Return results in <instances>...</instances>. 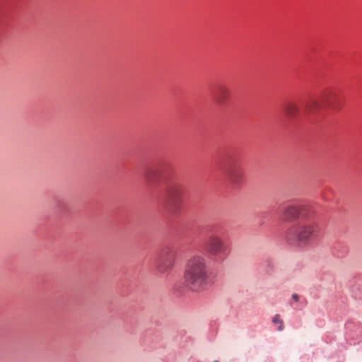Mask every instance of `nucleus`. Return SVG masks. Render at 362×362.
Listing matches in <instances>:
<instances>
[{
	"mask_svg": "<svg viewBox=\"0 0 362 362\" xmlns=\"http://www.w3.org/2000/svg\"><path fill=\"white\" fill-rule=\"evenodd\" d=\"M184 278L191 291L200 292L204 290L209 284L210 278L206 259L199 255L192 256L186 264Z\"/></svg>",
	"mask_w": 362,
	"mask_h": 362,
	"instance_id": "f257e3e1",
	"label": "nucleus"
},
{
	"mask_svg": "<svg viewBox=\"0 0 362 362\" xmlns=\"http://www.w3.org/2000/svg\"><path fill=\"white\" fill-rule=\"evenodd\" d=\"M316 214L315 205L310 202L287 204L281 212L283 219L291 223L298 221L309 223L315 218Z\"/></svg>",
	"mask_w": 362,
	"mask_h": 362,
	"instance_id": "f03ea898",
	"label": "nucleus"
},
{
	"mask_svg": "<svg viewBox=\"0 0 362 362\" xmlns=\"http://www.w3.org/2000/svg\"><path fill=\"white\" fill-rule=\"evenodd\" d=\"M184 193V187L179 182L173 181L166 185L165 189V206L170 217H177L182 211Z\"/></svg>",
	"mask_w": 362,
	"mask_h": 362,
	"instance_id": "7ed1b4c3",
	"label": "nucleus"
},
{
	"mask_svg": "<svg viewBox=\"0 0 362 362\" xmlns=\"http://www.w3.org/2000/svg\"><path fill=\"white\" fill-rule=\"evenodd\" d=\"M321 102L314 98H310L305 104L304 107L309 113H315L321 109L323 104L327 107L338 111L342 107L339 94L331 88H325L320 95Z\"/></svg>",
	"mask_w": 362,
	"mask_h": 362,
	"instance_id": "20e7f679",
	"label": "nucleus"
},
{
	"mask_svg": "<svg viewBox=\"0 0 362 362\" xmlns=\"http://www.w3.org/2000/svg\"><path fill=\"white\" fill-rule=\"evenodd\" d=\"M317 235L314 228H288L286 240L291 246L302 247L314 240Z\"/></svg>",
	"mask_w": 362,
	"mask_h": 362,
	"instance_id": "39448f33",
	"label": "nucleus"
},
{
	"mask_svg": "<svg viewBox=\"0 0 362 362\" xmlns=\"http://www.w3.org/2000/svg\"><path fill=\"white\" fill-rule=\"evenodd\" d=\"M206 252L212 259L216 262H223L230 253L228 243L218 235H212L206 241Z\"/></svg>",
	"mask_w": 362,
	"mask_h": 362,
	"instance_id": "423d86ee",
	"label": "nucleus"
},
{
	"mask_svg": "<svg viewBox=\"0 0 362 362\" xmlns=\"http://www.w3.org/2000/svg\"><path fill=\"white\" fill-rule=\"evenodd\" d=\"M175 257V252L172 247L163 248L154 261L156 272L160 274H168L173 267Z\"/></svg>",
	"mask_w": 362,
	"mask_h": 362,
	"instance_id": "0eeeda50",
	"label": "nucleus"
},
{
	"mask_svg": "<svg viewBox=\"0 0 362 362\" xmlns=\"http://www.w3.org/2000/svg\"><path fill=\"white\" fill-rule=\"evenodd\" d=\"M164 169L162 166L155 165L147 168L144 172V180L150 186L158 185L162 180Z\"/></svg>",
	"mask_w": 362,
	"mask_h": 362,
	"instance_id": "6e6552de",
	"label": "nucleus"
},
{
	"mask_svg": "<svg viewBox=\"0 0 362 362\" xmlns=\"http://www.w3.org/2000/svg\"><path fill=\"white\" fill-rule=\"evenodd\" d=\"M226 175L232 184L236 185L242 181L243 170L239 165H232L226 170Z\"/></svg>",
	"mask_w": 362,
	"mask_h": 362,
	"instance_id": "1a4fd4ad",
	"label": "nucleus"
},
{
	"mask_svg": "<svg viewBox=\"0 0 362 362\" xmlns=\"http://www.w3.org/2000/svg\"><path fill=\"white\" fill-rule=\"evenodd\" d=\"M214 96L218 104L224 105L230 98L229 88L224 85L218 86Z\"/></svg>",
	"mask_w": 362,
	"mask_h": 362,
	"instance_id": "9d476101",
	"label": "nucleus"
},
{
	"mask_svg": "<svg viewBox=\"0 0 362 362\" xmlns=\"http://www.w3.org/2000/svg\"><path fill=\"white\" fill-rule=\"evenodd\" d=\"M307 300L304 298H301L297 293H293L291 295V301L289 302V305L294 310H302L307 305Z\"/></svg>",
	"mask_w": 362,
	"mask_h": 362,
	"instance_id": "9b49d317",
	"label": "nucleus"
},
{
	"mask_svg": "<svg viewBox=\"0 0 362 362\" xmlns=\"http://www.w3.org/2000/svg\"><path fill=\"white\" fill-rule=\"evenodd\" d=\"M284 111L288 118L292 119L298 115L299 107L296 103L288 102L285 105Z\"/></svg>",
	"mask_w": 362,
	"mask_h": 362,
	"instance_id": "f8f14e48",
	"label": "nucleus"
},
{
	"mask_svg": "<svg viewBox=\"0 0 362 362\" xmlns=\"http://www.w3.org/2000/svg\"><path fill=\"white\" fill-rule=\"evenodd\" d=\"M353 296L356 299H362V288L360 285H354L351 288Z\"/></svg>",
	"mask_w": 362,
	"mask_h": 362,
	"instance_id": "ddd939ff",
	"label": "nucleus"
},
{
	"mask_svg": "<svg viewBox=\"0 0 362 362\" xmlns=\"http://www.w3.org/2000/svg\"><path fill=\"white\" fill-rule=\"evenodd\" d=\"M263 267L265 268L267 273H269L273 271L274 268V263L271 259L267 258L264 261Z\"/></svg>",
	"mask_w": 362,
	"mask_h": 362,
	"instance_id": "4468645a",
	"label": "nucleus"
},
{
	"mask_svg": "<svg viewBox=\"0 0 362 362\" xmlns=\"http://www.w3.org/2000/svg\"><path fill=\"white\" fill-rule=\"evenodd\" d=\"M272 322L274 324H280L278 327L279 331H281L284 329L283 321L280 319V315L276 314L275 315L272 320Z\"/></svg>",
	"mask_w": 362,
	"mask_h": 362,
	"instance_id": "2eb2a0df",
	"label": "nucleus"
},
{
	"mask_svg": "<svg viewBox=\"0 0 362 362\" xmlns=\"http://www.w3.org/2000/svg\"><path fill=\"white\" fill-rule=\"evenodd\" d=\"M174 290L177 292L178 294L181 293L184 289L183 284L182 282H177L174 285Z\"/></svg>",
	"mask_w": 362,
	"mask_h": 362,
	"instance_id": "dca6fc26",
	"label": "nucleus"
},
{
	"mask_svg": "<svg viewBox=\"0 0 362 362\" xmlns=\"http://www.w3.org/2000/svg\"><path fill=\"white\" fill-rule=\"evenodd\" d=\"M213 362H218V361H216H216H214Z\"/></svg>",
	"mask_w": 362,
	"mask_h": 362,
	"instance_id": "f3484780",
	"label": "nucleus"
}]
</instances>
